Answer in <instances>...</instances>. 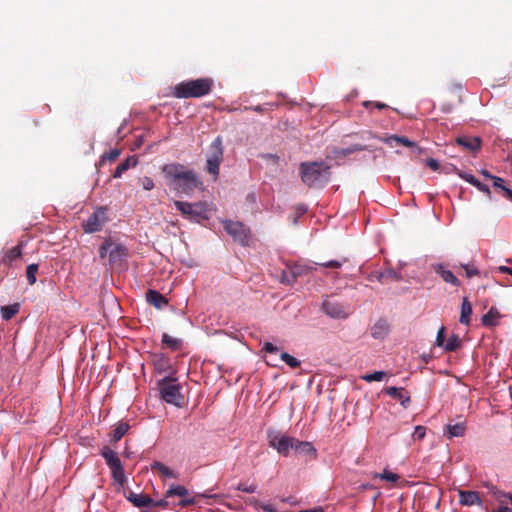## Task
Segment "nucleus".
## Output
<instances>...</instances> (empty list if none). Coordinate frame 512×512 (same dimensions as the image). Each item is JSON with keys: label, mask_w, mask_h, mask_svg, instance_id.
Masks as SVG:
<instances>
[{"label": "nucleus", "mask_w": 512, "mask_h": 512, "mask_svg": "<svg viewBox=\"0 0 512 512\" xmlns=\"http://www.w3.org/2000/svg\"><path fill=\"white\" fill-rule=\"evenodd\" d=\"M330 168L324 161L301 162L299 165L301 180L310 188H322L329 182Z\"/></svg>", "instance_id": "obj_1"}, {"label": "nucleus", "mask_w": 512, "mask_h": 512, "mask_svg": "<svg viewBox=\"0 0 512 512\" xmlns=\"http://www.w3.org/2000/svg\"><path fill=\"white\" fill-rule=\"evenodd\" d=\"M162 173L167 179L177 183L178 189L184 193H189L202 184L193 170H187L179 163L165 164Z\"/></svg>", "instance_id": "obj_2"}, {"label": "nucleus", "mask_w": 512, "mask_h": 512, "mask_svg": "<svg viewBox=\"0 0 512 512\" xmlns=\"http://www.w3.org/2000/svg\"><path fill=\"white\" fill-rule=\"evenodd\" d=\"M214 82L211 78H198L178 83L173 88V96L179 99L201 98L210 94Z\"/></svg>", "instance_id": "obj_3"}, {"label": "nucleus", "mask_w": 512, "mask_h": 512, "mask_svg": "<svg viewBox=\"0 0 512 512\" xmlns=\"http://www.w3.org/2000/svg\"><path fill=\"white\" fill-rule=\"evenodd\" d=\"M174 205L182 216L189 221L201 223L210 218V209L206 202L189 203L177 200L174 202Z\"/></svg>", "instance_id": "obj_4"}, {"label": "nucleus", "mask_w": 512, "mask_h": 512, "mask_svg": "<svg viewBox=\"0 0 512 512\" xmlns=\"http://www.w3.org/2000/svg\"><path fill=\"white\" fill-rule=\"evenodd\" d=\"M101 456L105 459L107 466L111 471L112 479L123 488L127 478L125 470L118 454L110 449L108 446L103 447L100 452Z\"/></svg>", "instance_id": "obj_5"}, {"label": "nucleus", "mask_w": 512, "mask_h": 512, "mask_svg": "<svg viewBox=\"0 0 512 512\" xmlns=\"http://www.w3.org/2000/svg\"><path fill=\"white\" fill-rule=\"evenodd\" d=\"M224 148L222 138L216 137L209 146V152L206 161V171L213 175L214 180L218 178L220 165L223 161Z\"/></svg>", "instance_id": "obj_6"}, {"label": "nucleus", "mask_w": 512, "mask_h": 512, "mask_svg": "<svg viewBox=\"0 0 512 512\" xmlns=\"http://www.w3.org/2000/svg\"><path fill=\"white\" fill-rule=\"evenodd\" d=\"M267 439L270 447L274 448L280 455L288 457L293 450L296 438L288 436L277 430L269 429Z\"/></svg>", "instance_id": "obj_7"}, {"label": "nucleus", "mask_w": 512, "mask_h": 512, "mask_svg": "<svg viewBox=\"0 0 512 512\" xmlns=\"http://www.w3.org/2000/svg\"><path fill=\"white\" fill-rule=\"evenodd\" d=\"M158 386L161 397L165 402L175 406L181 405L180 385L176 382V379L164 377L158 381Z\"/></svg>", "instance_id": "obj_8"}, {"label": "nucleus", "mask_w": 512, "mask_h": 512, "mask_svg": "<svg viewBox=\"0 0 512 512\" xmlns=\"http://www.w3.org/2000/svg\"><path fill=\"white\" fill-rule=\"evenodd\" d=\"M224 230L241 246H247L251 238V231L242 222L224 220Z\"/></svg>", "instance_id": "obj_9"}, {"label": "nucleus", "mask_w": 512, "mask_h": 512, "mask_svg": "<svg viewBox=\"0 0 512 512\" xmlns=\"http://www.w3.org/2000/svg\"><path fill=\"white\" fill-rule=\"evenodd\" d=\"M106 207H98L95 211L82 222V228L85 233H95L102 230L103 226L109 221Z\"/></svg>", "instance_id": "obj_10"}, {"label": "nucleus", "mask_w": 512, "mask_h": 512, "mask_svg": "<svg viewBox=\"0 0 512 512\" xmlns=\"http://www.w3.org/2000/svg\"><path fill=\"white\" fill-rule=\"evenodd\" d=\"M322 309L330 318L345 319L349 316V307L335 300L325 299L322 303Z\"/></svg>", "instance_id": "obj_11"}, {"label": "nucleus", "mask_w": 512, "mask_h": 512, "mask_svg": "<svg viewBox=\"0 0 512 512\" xmlns=\"http://www.w3.org/2000/svg\"><path fill=\"white\" fill-rule=\"evenodd\" d=\"M188 495L189 491L183 485H171L166 492V498H170L173 496L181 497V500L178 502V505L181 507L191 506L198 502L197 497H199V495L194 497H188Z\"/></svg>", "instance_id": "obj_12"}, {"label": "nucleus", "mask_w": 512, "mask_h": 512, "mask_svg": "<svg viewBox=\"0 0 512 512\" xmlns=\"http://www.w3.org/2000/svg\"><path fill=\"white\" fill-rule=\"evenodd\" d=\"M128 257V248L121 244V243H115L110 249L109 252V262L113 265H121L126 261Z\"/></svg>", "instance_id": "obj_13"}, {"label": "nucleus", "mask_w": 512, "mask_h": 512, "mask_svg": "<svg viewBox=\"0 0 512 512\" xmlns=\"http://www.w3.org/2000/svg\"><path fill=\"white\" fill-rule=\"evenodd\" d=\"M305 269L300 265L287 266L281 273V282L292 285L304 273Z\"/></svg>", "instance_id": "obj_14"}, {"label": "nucleus", "mask_w": 512, "mask_h": 512, "mask_svg": "<svg viewBox=\"0 0 512 512\" xmlns=\"http://www.w3.org/2000/svg\"><path fill=\"white\" fill-rule=\"evenodd\" d=\"M386 145L390 147H396L399 145H403L405 147H409L417 150L418 153H421V149L417 146V144L405 136L398 135H390L381 139Z\"/></svg>", "instance_id": "obj_15"}, {"label": "nucleus", "mask_w": 512, "mask_h": 512, "mask_svg": "<svg viewBox=\"0 0 512 512\" xmlns=\"http://www.w3.org/2000/svg\"><path fill=\"white\" fill-rule=\"evenodd\" d=\"M456 143L465 150L475 152L481 148V139L477 136L461 135L456 138Z\"/></svg>", "instance_id": "obj_16"}, {"label": "nucleus", "mask_w": 512, "mask_h": 512, "mask_svg": "<svg viewBox=\"0 0 512 512\" xmlns=\"http://www.w3.org/2000/svg\"><path fill=\"white\" fill-rule=\"evenodd\" d=\"M384 392L391 398L398 400L404 408H407L411 402L410 395L403 387H387Z\"/></svg>", "instance_id": "obj_17"}, {"label": "nucleus", "mask_w": 512, "mask_h": 512, "mask_svg": "<svg viewBox=\"0 0 512 512\" xmlns=\"http://www.w3.org/2000/svg\"><path fill=\"white\" fill-rule=\"evenodd\" d=\"M459 503L464 506L482 505L480 495L476 491L459 490Z\"/></svg>", "instance_id": "obj_18"}, {"label": "nucleus", "mask_w": 512, "mask_h": 512, "mask_svg": "<svg viewBox=\"0 0 512 512\" xmlns=\"http://www.w3.org/2000/svg\"><path fill=\"white\" fill-rule=\"evenodd\" d=\"M293 451L298 456H309L310 458H316L317 451L310 442L295 440Z\"/></svg>", "instance_id": "obj_19"}, {"label": "nucleus", "mask_w": 512, "mask_h": 512, "mask_svg": "<svg viewBox=\"0 0 512 512\" xmlns=\"http://www.w3.org/2000/svg\"><path fill=\"white\" fill-rule=\"evenodd\" d=\"M127 499L137 508H150L151 504L154 503V500L150 496L134 492H130Z\"/></svg>", "instance_id": "obj_20"}, {"label": "nucleus", "mask_w": 512, "mask_h": 512, "mask_svg": "<svg viewBox=\"0 0 512 512\" xmlns=\"http://www.w3.org/2000/svg\"><path fill=\"white\" fill-rule=\"evenodd\" d=\"M151 470L156 471L163 478H168V479H178L179 478L178 472L172 470L170 467L166 466L165 464H163L162 462H159V461H154L153 463H151Z\"/></svg>", "instance_id": "obj_21"}, {"label": "nucleus", "mask_w": 512, "mask_h": 512, "mask_svg": "<svg viewBox=\"0 0 512 512\" xmlns=\"http://www.w3.org/2000/svg\"><path fill=\"white\" fill-rule=\"evenodd\" d=\"M146 300L149 304L155 306L158 309H161L163 306L168 305V301L165 298V296L159 293L158 291L152 289L148 290V292L146 293Z\"/></svg>", "instance_id": "obj_22"}, {"label": "nucleus", "mask_w": 512, "mask_h": 512, "mask_svg": "<svg viewBox=\"0 0 512 512\" xmlns=\"http://www.w3.org/2000/svg\"><path fill=\"white\" fill-rule=\"evenodd\" d=\"M390 331L388 322H375L370 327V334L374 339H384Z\"/></svg>", "instance_id": "obj_23"}, {"label": "nucleus", "mask_w": 512, "mask_h": 512, "mask_svg": "<svg viewBox=\"0 0 512 512\" xmlns=\"http://www.w3.org/2000/svg\"><path fill=\"white\" fill-rule=\"evenodd\" d=\"M466 430V426L464 422H459L456 424H447L444 428V436L448 439L453 437H461L464 435Z\"/></svg>", "instance_id": "obj_24"}, {"label": "nucleus", "mask_w": 512, "mask_h": 512, "mask_svg": "<svg viewBox=\"0 0 512 512\" xmlns=\"http://www.w3.org/2000/svg\"><path fill=\"white\" fill-rule=\"evenodd\" d=\"M365 146L360 144H353L347 148H333L332 154L334 159H341L343 157H346L350 154H353L355 152L363 151L365 150Z\"/></svg>", "instance_id": "obj_25"}, {"label": "nucleus", "mask_w": 512, "mask_h": 512, "mask_svg": "<svg viewBox=\"0 0 512 512\" xmlns=\"http://www.w3.org/2000/svg\"><path fill=\"white\" fill-rule=\"evenodd\" d=\"M434 270L437 274H439L442 277V279L446 283L452 284L453 286L460 285V281L458 280V278L450 270H446L443 265H435Z\"/></svg>", "instance_id": "obj_26"}, {"label": "nucleus", "mask_w": 512, "mask_h": 512, "mask_svg": "<svg viewBox=\"0 0 512 512\" xmlns=\"http://www.w3.org/2000/svg\"><path fill=\"white\" fill-rule=\"evenodd\" d=\"M493 187L498 194L512 202V190L505 185V180L503 178H494Z\"/></svg>", "instance_id": "obj_27"}, {"label": "nucleus", "mask_w": 512, "mask_h": 512, "mask_svg": "<svg viewBox=\"0 0 512 512\" xmlns=\"http://www.w3.org/2000/svg\"><path fill=\"white\" fill-rule=\"evenodd\" d=\"M162 344L166 345L168 348H170L173 351H178L182 348L183 340L180 338L172 337L167 333H163Z\"/></svg>", "instance_id": "obj_28"}, {"label": "nucleus", "mask_w": 512, "mask_h": 512, "mask_svg": "<svg viewBox=\"0 0 512 512\" xmlns=\"http://www.w3.org/2000/svg\"><path fill=\"white\" fill-rule=\"evenodd\" d=\"M137 161L133 157H128L122 163H120L115 171L113 172L114 178H120L130 167L135 166Z\"/></svg>", "instance_id": "obj_29"}, {"label": "nucleus", "mask_w": 512, "mask_h": 512, "mask_svg": "<svg viewBox=\"0 0 512 512\" xmlns=\"http://www.w3.org/2000/svg\"><path fill=\"white\" fill-rule=\"evenodd\" d=\"M129 427L127 422H119L111 433V441L118 442L128 431Z\"/></svg>", "instance_id": "obj_30"}, {"label": "nucleus", "mask_w": 512, "mask_h": 512, "mask_svg": "<svg viewBox=\"0 0 512 512\" xmlns=\"http://www.w3.org/2000/svg\"><path fill=\"white\" fill-rule=\"evenodd\" d=\"M21 256V249L19 246H15L10 248L6 253L4 254L1 263L5 265L11 264L14 260L19 258Z\"/></svg>", "instance_id": "obj_31"}, {"label": "nucleus", "mask_w": 512, "mask_h": 512, "mask_svg": "<svg viewBox=\"0 0 512 512\" xmlns=\"http://www.w3.org/2000/svg\"><path fill=\"white\" fill-rule=\"evenodd\" d=\"M20 310V304L14 303L7 306L1 307V316L4 320H10L14 317Z\"/></svg>", "instance_id": "obj_32"}, {"label": "nucleus", "mask_w": 512, "mask_h": 512, "mask_svg": "<svg viewBox=\"0 0 512 512\" xmlns=\"http://www.w3.org/2000/svg\"><path fill=\"white\" fill-rule=\"evenodd\" d=\"M154 367L160 373L167 371L171 367L169 358L164 354H160L154 360Z\"/></svg>", "instance_id": "obj_33"}, {"label": "nucleus", "mask_w": 512, "mask_h": 512, "mask_svg": "<svg viewBox=\"0 0 512 512\" xmlns=\"http://www.w3.org/2000/svg\"><path fill=\"white\" fill-rule=\"evenodd\" d=\"M461 345V341L458 335L452 334L448 340L445 342L443 349L445 351H455L457 350Z\"/></svg>", "instance_id": "obj_34"}, {"label": "nucleus", "mask_w": 512, "mask_h": 512, "mask_svg": "<svg viewBox=\"0 0 512 512\" xmlns=\"http://www.w3.org/2000/svg\"><path fill=\"white\" fill-rule=\"evenodd\" d=\"M114 245V241L111 237L105 238L101 246L99 247V256L104 259L109 254L110 249Z\"/></svg>", "instance_id": "obj_35"}, {"label": "nucleus", "mask_w": 512, "mask_h": 512, "mask_svg": "<svg viewBox=\"0 0 512 512\" xmlns=\"http://www.w3.org/2000/svg\"><path fill=\"white\" fill-rule=\"evenodd\" d=\"M374 478H380L381 480L394 483L399 480L400 476L394 472L385 469L382 473H376L374 475Z\"/></svg>", "instance_id": "obj_36"}, {"label": "nucleus", "mask_w": 512, "mask_h": 512, "mask_svg": "<svg viewBox=\"0 0 512 512\" xmlns=\"http://www.w3.org/2000/svg\"><path fill=\"white\" fill-rule=\"evenodd\" d=\"M280 359L285 362L289 367L291 368H297L300 366L301 362L295 358L294 356L290 355L287 352H282L280 354Z\"/></svg>", "instance_id": "obj_37"}, {"label": "nucleus", "mask_w": 512, "mask_h": 512, "mask_svg": "<svg viewBox=\"0 0 512 512\" xmlns=\"http://www.w3.org/2000/svg\"><path fill=\"white\" fill-rule=\"evenodd\" d=\"M472 314V306L470 302L464 298L461 306V314L459 320H470Z\"/></svg>", "instance_id": "obj_38"}, {"label": "nucleus", "mask_w": 512, "mask_h": 512, "mask_svg": "<svg viewBox=\"0 0 512 512\" xmlns=\"http://www.w3.org/2000/svg\"><path fill=\"white\" fill-rule=\"evenodd\" d=\"M494 498L499 502V504H506V501L509 500L512 504V493L504 492L501 490H495L493 492Z\"/></svg>", "instance_id": "obj_39"}, {"label": "nucleus", "mask_w": 512, "mask_h": 512, "mask_svg": "<svg viewBox=\"0 0 512 512\" xmlns=\"http://www.w3.org/2000/svg\"><path fill=\"white\" fill-rule=\"evenodd\" d=\"M385 376H386V372H384V371H375L373 373L363 375L361 378L364 381L370 383V382H373V381H382Z\"/></svg>", "instance_id": "obj_40"}, {"label": "nucleus", "mask_w": 512, "mask_h": 512, "mask_svg": "<svg viewBox=\"0 0 512 512\" xmlns=\"http://www.w3.org/2000/svg\"><path fill=\"white\" fill-rule=\"evenodd\" d=\"M38 271V265L37 264H30L27 266L26 269V277L28 280V283L30 285H33L36 282V273Z\"/></svg>", "instance_id": "obj_41"}, {"label": "nucleus", "mask_w": 512, "mask_h": 512, "mask_svg": "<svg viewBox=\"0 0 512 512\" xmlns=\"http://www.w3.org/2000/svg\"><path fill=\"white\" fill-rule=\"evenodd\" d=\"M502 317H506V315H502L497 308L491 307L490 310L484 314L480 320H497Z\"/></svg>", "instance_id": "obj_42"}, {"label": "nucleus", "mask_w": 512, "mask_h": 512, "mask_svg": "<svg viewBox=\"0 0 512 512\" xmlns=\"http://www.w3.org/2000/svg\"><path fill=\"white\" fill-rule=\"evenodd\" d=\"M347 261V259H342V260H331V261H327V262H319V263H315L316 265H319V266H323L325 268H332V269H338L340 268L343 263H345Z\"/></svg>", "instance_id": "obj_43"}, {"label": "nucleus", "mask_w": 512, "mask_h": 512, "mask_svg": "<svg viewBox=\"0 0 512 512\" xmlns=\"http://www.w3.org/2000/svg\"><path fill=\"white\" fill-rule=\"evenodd\" d=\"M399 278V274L393 269H388L384 273H380L378 276V280L382 282L386 279L398 280Z\"/></svg>", "instance_id": "obj_44"}, {"label": "nucleus", "mask_w": 512, "mask_h": 512, "mask_svg": "<svg viewBox=\"0 0 512 512\" xmlns=\"http://www.w3.org/2000/svg\"><path fill=\"white\" fill-rule=\"evenodd\" d=\"M120 156L119 149H112L108 153H104L101 156L102 161H115Z\"/></svg>", "instance_id": "obj_45"}, {"label": "nucleus", "mask_w": 512, "mask_h": 512, "mask_svg": "<svg viewBox=\"0 0 512 512\" xmlns=\"http://www.w3.org/2000/svg\"><path fill=\"white\" fill-rule=\"evenodd\" d=\"M237 489L239 491H242L245 493H254L257 490V486L254 484H248L246 482H241L238 484Z\"/></svg>", "instance_id": "obj_46"}, {"label": "nucleus", "mask_w": 512, "mask_h": 512, "mask_svg": "<svg viewBox=\"0 0 512 512\" xmlns=\"http://www.w3.org/2000/svg\"><path fill=\"white\" fill-rule=\"evenodd\" d=\"M445 342V327L441 326L437 332L435 344L436 346L443 348Z\"/></svg>", "instance_id": "obj_47"}, {"label": "nucleus", "mask_w": 512, "mask_h": 512, "mask_svg": "<svg viewBox=\"0 0 512 512\" xmlns=\"http://www.w3.org/2000/svg\"><path fill=\"white\" fill-rule=\"evenodd\" d=\"M425 435L426 427L418 425L415 427L412 437L414 440H422L425 437Z\"/></svg>", "instance_id": "obj_48"}, {"label": "nucleus", "mask_w": 512, "mask_h": 512, "mask_svg": "<svg viewBox=\"0 0 512 512\" xmlns=\"http://www.w3.org/2000/svg\"><path fill=\"white\" fill-rule=\"evenodd\" d=\"M140 182H141L143 189H145V190L149 191L154 188V182H153L152 178H150L148 176H144L143 178H141Z\"/></svg>", "instance_id": "obj_49"}, {"label": "nucleus", "mask_w": 512, "mask_h": 512, "mask_svg": "<svg viewBox=\"0 0 512 512\" xmlns=\"http://www.w3.org/2000/svg\"><path fill=\"white\" fill-rule=\"evenodd\" d=\"M457 174L460 178L464 179L465 181H467L468 183H470L473 186H474V183H476L478 180L475 176L468 174L466 172H463V171H458Z\"/></svg>", "instance_id": "obj_50"}, {"label": "nucleus", "mask_w": 512, "mask_h": 512, "mask_svg": "<svg viewBox=\"0 0 512 512\" xmlns=\"http://www.w3.org/2000/svg\"><path fill=\"white\" fill-rule=\"evenodd\" d=\"M262 350L270 354H276L279 351V348L270 342H265Z\"/></svg>", "instance_id": "obj_51"}, {"label": "nucleus", "mask_w": 512, "mask_h": 512, "mask_svg": "<svg viewBox=\"0 0 512 512\" xmlns=\"http://www.w3.org/2000/svg\"><path fill=\"white\" fill-rule=\"evenodd\" d=\"M169 507V501L167 500V498L165 497L164 499H161L159 501H154L153 504H151V507L150 509L152 508H162V509H166Z\"/></svg>", "instance_id": "obj_52"}, {"label": "nucleus", "mask_w": 512, "mask_h": 512, "mask_svg": "<svg viewBox=\"0 0 512 512\" xmlns=\"http://www.w3.org/2000/svg\"><path fill=\"white\" fill-rule=\"evenodd\" d=\"M474 187H476L479 191L485 193L490 198L491 191L486 184H483L479 180H477V182L474 183Z\"/></svg>", "instance_id": "obj_53"}, {"label": "nucleus", "mask_w": 512, "mask_h": 512, "mask_svg": "<svg viewBox=\"0 0 512 512\" xmlns=\"http://www.w3.org/2000/svg\"><path fill=\"white\" fill-rule=\"evenodd\" d=\"M426 163H427V166L430 167L434 171L439 169V163L436 159L428 158Z\"/></svg>", "instance_id": "obj_54"}, {"label": "nucleus", "mask_w": 512, "mask_h": 512, "mask_svg": "<svg viewBox=\"0 0 512 512\" xmlns=\"http://www.w3.org/2000/svg\"><path fill=\"white\" fill-rule=\"evenodd\" d=\"M107 304L117 312L120 310L119 303L116 301L115 298L111 297L110 299H108Z\"/></svg>", "instance_id": "obj_55"}, {"label": "nucleus", "mask_w": 512, "mask_h": 512, "mask_svg": "<svg viewBox=\"0 0 512 512\" xmlns=\"http://www.w3.org/2000/svg\"><path fill=\"white\" fill-rule=\"evenodd\" d=\"M462 267L465 269L467 277H472L474 275H478L479 273L478 270L470 269L467 265H463Z\"/></svg>", "instance_id": "obj_56"}, {"label": "nucleus", "mask_w": 512, "mask_h": 512, "mask_svg": "<svg viewBox=\"0 0 512 512\" xmlns=\"http://www.w3.org/2000/svg\"><path fill=\"white\" fill-rule=\"evenodd\" d=\"M492 512H512V509L506 504H499V507Z\"/></svg>", "instance_id": "obj_57"}, {"label": "nucleus", "mask_w": 512, "mask_h": 512, "mask_svg": "<svg viewBox=\"0 0 512 512\" xmlns=\"http://www.w3.org/2000/svg\"><path fill=\"white\" fill-rule=\"evenodd\" d=\"M481 175H483L486 179H490L492 180V182L494 183V178H498V176H494L492 175L489 171L485 170V169H482L480 171Z\"/></svg>", "instance_id": "obj_58"}, {"label": "nucleus", "mask_w": 512, "mask_h": 512, "mask_svg": "<svg viewBox=\"0 0 512 512\" xmlns=\"http://www.w3.org/2000/svg\"><path fill=\"white\" fill-rule=\"evenodd\" d=\"M500 271L512 275V269L506 266L500 267Z\"/></svg>", "instance_id": "obj_59"}, {"label": "nucleus", "mask_w": 512, "mask_h": 512, "mask_svg": "<svg viewBox=\"0 0 512 512\" xmlns=\"http://www.w3.org/2000/svg\"><path fill=\"white\" fill-rule=\"evenodd\" d=\"M296 211H297V214H298L299 216H301V215H303V214L306 212V208H305L304 206H298V207L296 208Z\"/></svg>", "instance_id": "obj_60"}, {"label": "nucleus", "mask_w": 512, "mask_h": 512, "mask_svg": "<svg viewBox=\"0 0 512 512\" xmlns=\"http://www.w3.org/2000/svg\"><path fill=\"white\" fill-rule=\"evenodd\" d=\"M265 512H276L275 509L271 505H266L263 507Z\"/></svg>", "instance_id": "obj_61"}, {"label": "nucleus", "mask_w": 512, "mask_h": 512, "mask_svg": "<svg viewBox=\"0 0 512 512\" xmlns=\"http://www.w3.org/2000/svg\"><path fill=\"white\" fill-rule=\"evenodd\" d=\"M375 106H376V108H378V109H384V108H386V107H387V105H386V104H384V103H380V102L376 103V104H375Z\"/></svg>", "instance_id": "obj_62"}, {"label": "nucleus", "mask_w": 512, "mask_h": 512, "mask_svg": "<svg viewBox=\"0 0 512 512\" xmlns=\"http://www.w3.org/2000/svg\"><path fill=\"white\" fill-rule=\"evenodd\" d=\"M252 109H253V111L258 112V113H261L263 111V108L259 105L253 107Z\"/></svg>", "instance_id": "obj_63"}, {"label": "nucleus", "mask_w": 512, "mask_h": 512, "mask_svg": "<svg viewBox=\"0 0 512 512\" xmlns=\"http://www.w3.org/2000/svg\"><path fill=\"white\" fill-rule=\"evenodd\" d=\"M300 512H323L322 509H310V510H302Z\"/></svg>", "instance_id": "obj_64"}]
</instances>
